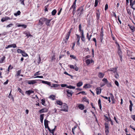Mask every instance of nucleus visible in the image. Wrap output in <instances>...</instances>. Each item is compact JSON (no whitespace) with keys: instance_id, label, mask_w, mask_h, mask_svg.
<instances>
[{"instance_id":"f257e3e1","label":"nucleus","mask_w":135,"mask_h":135,"mask_svg":"<svg viewBox=\"0 0 135 135\" xmlns=\"http://www.w3.org/2000/svg\"><path fill=\"white\" fill-rule=\"evenodd\" d=\"M46 18L44 17H42L40 18L39 21L38 23V25H40V26H42L44 23V22L46 21Z\"/></svg>"},{"instance_id":"f03ea898","label":"nucleus","mask_w":135,"mask_h":135,"mask_svg":"<svg viewBox=\"0 0 135 135\" xmlns=\"http://www.w3.org/2000/svg\"><path fill=\"white\" fill-rule=\"evenodd\" d=\"M68 106L65 103H64L63 104V105L62 106V109L61 110L65 112H68Z\"/></svg>"},{"instance_id":"7ed1b4c3","label":"nucleus","mask_w":135,"mask_h":135,"mask_svg":"<svg viewBox=\"0 0 135 135\" xmlns=\"http://www.w3.org/2000/svg\"><path fill=\"white\" fill-rule=\"evenodd\" d=\"M67 94V96L69 97L71 96L74 93L73 91L71 90L67 89L66 90Z\"/></svg>"},{"instance_id":"20e7f679","label":"nucleus","mask_w":135,"mask_h":135,"mask_svg":"<svg viewBox=\"0 0 135 135\" xmlns=\"http://www.w3.org/2000/svg\"><path fill=\"white\" fill-rule=\"evenodd\" d=\"M39 80H28L27 81V83H28L29 84L33 85L37 83V82L36 81Z\"/></svg>"},{"instance_id":"39448f33","label":"nucleus","mask_w":135,"mask_h":135,"mask_svg":"<svg viewBox=\"0 0 135 135\" xmlns=\"http://www.w3.org/2000/svg\"><path fill=\"white\" fill-rule=\"evenodd\" d=\"M71 29L68 32V33H67L66 36L65 37V38H66L65 40H64V41L65 42V43H66L68 39L69 38V36H70V35L71 32Z\"/></svg>"},{"instance_id":"423d86ee","label":"nucleus","mask_w":135,"mask_h":135,"mask_svg":"<svg viewBox=\"0 0 135 135\" xmlns=\"http://www.w3.org/2000/svg\"><path fill=\"white\" fill-rule=\"evenodd\" d=\"M118 53L120 58V60L122 61V52L120 48H118Z\"/></svg>"},{"instance_id":"0eeeda50","label":"nucleus","mask_w":135,"mask_h":135,"mask_svg":"<svg viewBox=\"0 0 135 135\" xmlns=\"http://www.w3.org/2000/svg\"><path fill=\"white\" fill-rule=\"evenodd\" d=\"M77 11L78 12L80 11L79 13H80L79 15V16H80L83 13L84 11L83 6H81L78 8L77 10Z\"/></svg>"},{"instance_id":"6e6552de","label":"nucleus","mask_w":135,"mask_h":135,"mask_svg":"<svg viewBox=\"0 0 135 135\" xmlns=\"http://www.w3.org/2000/svg\"><path fill=\"white\" fill-rule=\"evenodd\" d=\"M13 47V48H15L17 47L16 45L15 44H13L11 45H8L7 47H5L6 49H7L8 48Z\"/></svg>"},{"instance_id":"1a4fd4ad","label":"nucleus","mask_w":135,"mask_h":135,"mask_svg":"<svg viewBox=\"0 0 135 135\" xmlns=\"http://www.w3.org/2000/svg\"><path fill=\"white\" fill-rule=\"evenodd\" d=\"M48 111V109L46 108H43L39 110V112L40 113H43L46 112Z\"/></svg>"},{"instance_id":"9d476101","label":"nucleus","mask_w":135,"mask_h":135,"mask_svg":"<svg viewBox=\"0 0 135 135\" xmlns=\"http://www.w3.org/2000/svg\"><path fill=\"white\" fill-rule=\"evenodd\" d=\"M46 25L47 26H50V23L51 20H49L47 18H46Z\"/></svg>"},{"instance_id":"9b49d317","label":"nucleus","mask_w":135,"mask_h":135,"mask_svg":"<svg viewBox=\"0 0 135 135\" xmlns=\"http://www.w3.org/2000/svg\"><path fill=\"white\" fill-rule=\"evenodd\" d=\"M109 95L110 96V98L112 100V103L113 104H114L115 103L114 101V97L112 93H110L109 94Z\"/></svg>"},{"instance_id":"f8f14e48","label":"nucleus","mask_w":135,"mask_h":135,"mask_svg":"<svg viewBox=\"0 0 135 135\" xmlns=\"http://www.w3.org/2000/svg\"><path fill=\"white\" fill-rule=\"evenodd\" d=\"M100 10L99 9L97 10V12L96 13L97 18V20L99 19L100 15V13L99 12Z\"/></svg>"},{"instance_id":"ddd939ff","label":"nucleus","mask_w":135,"mask_h":135,"mask_svg":"<svg viewBox=\"0 0 135 135\" xmlns=\"http://www.w3.org/2000/svg\"><path fill=\"white\" fill-rule=\"evenodd\" d=\"M101 89L100 87L97 88L96 89V93L97 95L99 94L101 92Z\"/></svg>"},{"instance_id":"4468645a","label":"nucleus","mask_w":135,"mask_h":135,"mask_svg":"<svg viewBox=\"0 0 135 135\" xmlns=\"http://www.w3.org/2000/svg\"><path fill=\"white\" fill-rule=\"evenodd\" d=\"M12 18H11L8 17H6L4 18H2L1 20V21L2 22H4L5 21H6L8 20H10Z\"/></svg>"},{"instance_id":"2eb2a0df","label":"nucleus","mask_w":135,"mask_h":135,"mask_svg":"<svg viewBox=\"0 0 135 135\" xmlns=\"http://www.w3.org/2000/svg\"><path fill=\"white\" fill-rule=\"evenodd\" d=\"M128 26H129L132 32H134V31H135V27L133 26H131L129 24H128Z\"/></svg>"},{"instance_id":"dca6fc26","label":"nucleus","mask_w":135,"mask_h":135,"mask_svg":"<svg viewBox=\"0 0 135 135\" xmlns=\"http://www.w3.org/2000/svg\"><path fill=\"white\" fill-rule=\"evenodd\" d=\"M129 102L130 103V105L129 106V110L131 112L132 110V107L133 104H132V102L131 100H130L129 101Z\"/></svg>"},{"instance_id":"f3484780","label":"nucleus","mask_w":135,"mask_h":135,"mask_svg":"<svg viewBox=\"0 0 135 135\" xmlns=\"http://www.w3.org/2000/svg\"><path fill=\"white\" fill-rule=\"evenodd\" d=\"M41 81H42V83L44 84H46L48 85L49 86H51V84L50 82H48L47 81H44V80H41Z\"/></svg>"},{"instance_id":"a211bd4d","label":"nucleus","mask_w":135,"mask_h":135,"mask_svg":"<svg viewBox=\"0 0 135 135\" xmlns=\"http://www.w3.org/2000/svg\"><path fill=\"white\" fill-rule=\"evenodd\" d=\"M104 75V74L103 73H102L101 72H99L98 74V77L100 78H103Z\"/></svg>"},{"instance_id":"6ab92c4d","label":"nucleus","mask_w":135,"mask_h":135,"mask_svg":"<svg viewBox=\"0 0 135 135\" xmlns=\"http://www.w3.org/2000/svg\"><path fill=\"white\" fill-rule=\"evenodd\" d=\"M88 22L89 23L92 22H93V18L92 15H90L89 18V20L88 21Z\"/></svg>"},{"instance_id":"aec40b11","label":"nucleus","mask_w":135,"mask_h":135,"mask_svg":"<svg viewBox=\"0 0 135 135\" xmlns=\"http://www.w3.org/2000/svg\"><path fill=\"white\" fill-rule=\"evenodd\" d=\"M117 68H110L109 70V71H112L114 73H115L117 71Z\"/></svg>"},{"instance_id":"412c9836","label":"nucleus","mask_w":135,"mask_h":135,"mask_svg":"<svg viewBox=\"0 0 135 135\" xmlns=\"http://www.w3.org/2000/svg\"><path fill=\"white\" fill-rule=\"evenodd\" d=\"M34 91L32 90H28L26 92V93L28 95H30L31 94L33 93Z\"/></svg>"},{"instance_id":"4be33fe9","label":"nucleus","mask_w":135,"mask_h":135,"mask_svg":"<svg viewBox=\"0 0 135 135\" xmlns=\"http://www.w3.org/2000/svg\"><path fill=\"white\" fill-rule=\"evenodd\" d=\"M78 107L79 109L81 110H83L84 109V106L82 104H80L78 105Z\"/></svg>"},{"instance_id":"5701e85b","label":"nucleus","mask_w":135,"mask_h":135,"mask_svg":"<svg viewBox=\"0 0 135 135\" xmlns=\"http://www.w3.org/2000/svg\"><path fill=\"white\" fill-rule=\"evenodd\" d=\"M25 34L26 35L27 38H28L29 37H33V36L30 34L29 32L28 33H25Z\"/></svg>"},{"instance_id":"b1692460","label":"nucleus","mask_w":135,"mask_h":135,"mask_svg":"<svg viewBox=\"0 0 135 135\" xmlns=\"http://www.w3.org/2000/svg\"><path fill=\"white\" fill-rule=\"evenodd\" d=\"M81 40L83 41L84 42L85 41V39L84 36V33H83L82 32V33H81Z\"/></svg>"},{"instance_id":"393cba45","label":"nucleus","mask_w":135,"mask_h":135,"mask_svg":"<svg viewBox=\"0 0 135 135\" xmlns=\"http://www.w3.org/2000/svg\"><path fill=\"white\" fill-rule=\"evenodd\" d=\"M98 104L99 107V108L101 110H102V106H101V100L100 99H99L98 101Z\"/></svg>"},{"instance_id":"a878e982","label":"nucleus","mask_w":135,"mask_h":135,"mask_svg":"<svg viewBox=\"0 0 135 135\" xmlns=\"http://www.w3.org/2000/svg\"><path fill=\"white\" fill-rule=\"evenodd\" d=\"M81 24H80L79 25V30L80 32V33H81L83 32V30L81 29Z\"/></svg>"},{"instance_id":"bb28decb","label":"nucleus","mask_w":135,"mask_h":135,"mask_svg":"<svg viewBox=\"0 0 135 135\" xmlns=\"http://www.w3.org/2000/svg\"><path fill=\"white\" fill-rule=\"evenodd\" d=\"M90 87V85L89 84H86L83 86V88H89Z\"/></svg>"},{"instance_id":"cd10ccee","label":"nucleus","mask_w":135,"mask_h":135,"mask_svg":"<svg viewBox=\"0 0 135 135\" xmlns=\"http://www.w3.org/2000/svg\"><path fill=\"white\" fill-rule=\"evenodd\" d=\"M59 86H60V85L59 84H52V86H51L52 87H53L54 88H56Z\"/></svg>"},{"instance_id":"c85d7f7f","label":"nucleus","mask_w":135,"mask_h":135,"mask_svg":"<svg viewBox=\"0 0 135 135\" xmlns=\"http://www.w3.org/2000/svg\"><path fill=\"white\" fill-rule=\"evenodd\" d=\"M83 83L81 82H80L77 84V86L78 87H79L83 85Z\"/></svg>"},{"instance_id":"c756f323","label":"nucleus","mask_w":135,"mask_h":135,"mask_svg":"<svg viewBox=\"0 0 135 135\" xmlns=\"http://www.w3.org/2000/svg\"><path fill=\"white\" fill-rule=\"evenodd\" d=\"M57 12L56 10V9H54L53 10L52 12L51 13L52 15L53 16L55 15L56 14Z\"/></svg>"},{"instance_id":"7c9ffc66","label":"nucleus","mask_w":135,"mask_h":135,"mask_svg":"<svg viewBox=\"0 0 135 135\" xmlns=\"http://www.w3.org/2000/svg\"><path fill=\"white\" fill-rule=\"evenodd\" d=\"M21 12L20 11H18L16 13H14V15L16 16H19L20 15Z\"/></svg>"},{"instance_id":"2f4dec72","label":"nucleus","mask_w":135,"mask_h":135,"mask_svg":"<svg viewBox=\"0 0 135 135\" xmlns=\"http://www.w3.org/2000/svg\"><path fill=\"white\" fill-rule=\"evenodd\" d=\"M55 96L53 95H51L50 96L49 98L52 100H54L55 99Z\"/></svg>"},{"instance_id":"473e14b6","label":"nucleus","mask_w":135,"mask_h":135,"mask_svg":"<svg viewBox=\"0 0 135 135\" xmlns=\"http://www.w3.org/2000/svg\"><path fill=\"white\" fill-rule=\"evenodd\" d=\"M50 122V121H48V120H46V119H45L44 120V126L46 125L47 126V125H48V122Z\"/></svg>"},{"instance_id":"72a5a7b5","label":"nucleus","mask_w":135,"mask_h":135,"mask_svg":"<svg viewBox=\"0 0 135 135\" xmlns=\"http://www.w3.org/2000/svg\"><path fill=\"white\" fill-rule=\"evenodd\" d=\"M21 70H18L17 73V74L15 76H16L17 77L18 76L20 75V74L21 73Z\"/></svg>"},{"instance_id":"f704fd0d","label":"nucleus","mask_w":135,"mask_h":135,"mask_svg":"<svg viewBox=\"0 0 135 135\" xmlns=\"http://www.w3.org/2000/svg\"><path fill=\"white\" fill-rule=\"evenodd\" d=\"M73 15H74L76 11V6H73Z\"/></svg>"},{"instance_id":"c9c22d12","label":"nucleus","mask_w":135,"mask_h":135,"mask_svg":"<svg viewBox=\"0 0 135 135\" xmlns=\"http://www.w3.org/2000/svg\"><path fill=\"white\" fill-rule=\"evenodd\" d=\"M41 101H42L41 102V104L42 105H43L44 106H46V105H45V99H41Z\"/></svg>"},{"instance_id":"e433bc0d","label":"nucleus","mask_w":135,"mask_h":135,"mask_svg":"<svg viewBox=\"0 0 135 135\" xmlns=\"http://www.w3.org/2000/svg\"><path fill=\"white\" fill-rule=\"evenodd\" d=\"M82 101L83 102H86L88 103V104L89 103V102L88 100L85 97L83 98Z\"/></svg>"},{"instance_id":"4c0bfd02","label":"nucleus","mask_w":135,"mask_h":135,"mask_svg":"<svg viewBox=\"0 0 135 135\" xmlns=\"http://www.w3.org/2000/svg\"><path fill=\"white\" fill-rule=\"evenodd\" d=\"M5 57H6L5 56H3V57H2L1 58V60L0 61V63H2L3 62L4 60L5 59Z\"/></svg>"},{"instance_id":"58836bf2","label":"nucleus","mask_w":135,"mask_h":135,"mask_svg":"<svg viewBox=\"0 0 135 135\" xmlns=\"http://www.w3.org/2000/svg\"><path fill=\"white\" fill-rule=\"evenodd\" d=\"M100 40L101 42H102V41L103 39V37L104 36L103 34H100Z\"/></svg>"},{"instance_id":"ea45409f","label":"nucleus","mask_w":135,"mask_h":135,"mask_svg":"<svg viewBox=\"0 0 135 135\" xmlns=\"http://www.w3.org/2000/svg\"><path fill=\"white\" fill-rule=\"evenodd\" d=\"M75 87L72 86L71 85L68 86V87H67V88H68L69 89H75Z\"/></svg>"},{"instance_id":"a19ab883","label":"nucleus","mask_w":135,"mask_h":135,"mask_svg":"<svg viewBox=\"0 0 135 135\" xmlns=\"http://www.w3.org/2000/svg\"><path fill=\"white\" fill-rule=\"evenodd\" d=\"M76 35L77 36V38L76 39V40L77 41V42L79 41L80 40V36L79 35H78V34H76Z\"/></svg>"},{"instance_id":"79ce46f5","label":"nucleus","mask_w":135,"mask_h":135,"mask_svg":"<svg viewBox=\"0 0 135 135\" xmlns=\"http://www.w3.org/2000/svg\"><path fill=\"white\" fill-rule=\"evenodd\" d=\"M22 54V56L24 57H26L28 56L27 54L24 51H23Z\"/></svg>"},{"instance_id":"37998d69","label":"nucleus","mask_w":135,"mask_h":135,"mask_svg":"<svg viewBox=\"0 0 135 135\" xmlns=\"http://www.w3.org/2000/svg\"><path fill=\"white\" fill-rule=\"evenodd\" d=\"M56 103L60 105H62V103L61 101L59 100H57L56 101Z\"/></svg>"},{"instance_id":"c03bdc74","label":"nucleus","mask_w":135,"mask_h":135,"mask_svg":"<svg viewBox=\"0 0 135 135\" xmlns=\"http://www.w3.org/2000/svg\"><path fill=\"white\" fill-rule=\"evenodd\" d=\"M11 91L9 93V95L8 96V97L9 98L12 99L13 101H14V98L12 95L11 94Z\"/></svg>"},{"instance_id":"a18cd8bd","label":"nucleus","mask_w":135,"mask_h":135,"mask_svg":"<svg viewBox=\"0 0 135 135\" xmlns=\"http://www.w3.org/2000/svg\"><path fill=\"white\" fill-rule=\"evenodd\" d=\"M91 33L90 35L89 36V33H87V37L89 40H90V39L91 37L92 36Z\"/></svg>"},{"instance_id":"49530a36","label":"nucleus","mask_w":135,"mask_h":135,"mask_svg":"<svg viewBox=\"0 0 135 135\" xmlns=\"http://www.w3.org/2000/svg\"><path fill=\"white\" fill-rule=\"evenodd\" d=\"M105 129H109L108 124V123H105L104 124Z\"/></svg>"},{"instance_id":"de8ad7c7","label":"nucleus","mask_w":135,"mask_h":135,"mask_svg":"<svg viewBox=\"0 0 135 135\" xmlns=\"http://www.w3.org/2000/svg\"><path fill=\"white\" fill-rule=\"evenodd\" d=\"M32 78H43V76H36L34 77H33H33H32Z\"/></svg>"},{"instance_id":"09e8293b","label":"nucleus","mask_w":135,"mask_h":135,"mask_svg":"<svg viewBox=\"0 0 135 135\" xmlns=\"http://www.w3.org/2000/svg\"><path fill=\"white\" fill-rule=\"evenodd\" d=\"M44 114H41L40 115V119L43 120Z\"/></svg>"},{"instance_id":"8fccbe9b","label":"nucleus","mask_w":135,"mask_h":135,"mask_svg":"<svg viewBox=\"0 0 135 135\" xmlns=\"http://www.w3.org/2000/svg\"><path fill=\"white\" fill-rule=\"evenodd\" d=\"M130 3V6H132L131 8H133V2H132V0H129Z\"/></svg>"},{"instance_id":"3c124183","label":"nucleus","mask_w":135,"mask_h":135,"mask_svg":"<svg viewBox=\"0 0 135 135\" xmlns=\"http://www.w3.org/2000/svg\"><path fill=\"white\" fill-rule=\"evenodd\" d=\"M86 62L87 65H89L90 63V61L89 59H88L86 60Z\"/></svg>"},{"instance_id":"603ef678","label":"nucleus","mask_w":135,"mask_h":135,"mask_svg":"<svg viewBox=\"0 0 135 135\" xmlns=\"http://www.w3.org/2000/svg\"><path fill=\"white\" fill-rule=\"evenodd\" d=\"M105 132L106 135H107L109 132V129H105Z\"/></svg>"},{"instance_id":"864d4df0","label":"nucleus","mask_w":135,"mask_h":135,"mask_svg":"<svg viewBox=\"0 0 135 135\" xmlns=\"http://www.w3.org/2000/svg\"><path fill=\"white\" fill-rule=\"evenodd\" d=\"M102 81L105 82V83H108V81L107 80V79L104 78L103 80Z\"/></svg>"},{"instance_id":"5fc2aeb1","label":"nucleus","mask_w":135,"mask_h":135,"mask_svg":"<svg viewBox=\"0 0 135 135\" xmlns=\"http://www.w3.org/2000/svg\"><path fill=\"white\" fill-rule=\"evenodd\" d=\"M13 25V24L12 23H10L9 25H7L6 27L9 28L12 27Z\"/></svg>"},{"instance_id":"6e6d98bb","label":"nucleus","mask_w":135,"mask_h":135,"mask_svg":"<svg viewBox=\"0 0 135 135\" xmlns=\"http://www.w3.org/2000/svg\"><path fill=\"white\" fill-rule=\"evenodd\" d=\"M56 127V126H55L54 128V129H52V130H51V131H50V132L52 134L54 133V132L55 131Z\"/></svg>"},{"instance_id":"4d7b16f0","label":"nucleus","mask_w":135,"mask_h":135,"mask_svg":"<svg viewBox=\"0 0 135 135\" xmlns=\"http://www.w3.org/2000/svg\"><path fill=\"white\" fill-rule=\"evenodd\" d=\"M23 51H22L20 49H18L17 50V52L18 53H21L22 54Z\"/></svg>"},{"instance_id":"13d9d810","label":"nucleus","mask_w":135,"mask_h":135,"mask_svg":"<svg viewBox=\"0 0 135 135\" xmlns=\"http://www.w3.org/2000/svg\"><path fill=\"white\" fill-rule=\"evenodd\" d=\"M19 1L21 2V4H22L23 5H25V4L24 2L25 0H19Z\"/></svg>"},{"instance_id":"bf43d9fd","label":"nucleus","mask_w":135,"mask_h":135,"mask_svg":"<svg viewBox=\"0 0 135 135\" xmlns=\"http://www.w3.org/2000/svg\"><path fill=\"white\" fill-rule=\"evenodd\" d=\"M76 128V126H74V127L72 129V132L74 134V130Z\"/></svg>"},{"instance_id":"052dcab7","label":"nucleus","mask_w":135,"mask_h":135,"mask_svg":"<svg viewBox=\"0 0 135 135\" xmlns=\"http://www.w3.org/2000/svg\"><path fill=\"white\" fill-rule=\"evenodd\" d=\"M55 55H53V56L52 57L51 59V61L52 62L53 61L55 60Z\"/></svg>"},{"instance_id":"680f3d73","label":"nucleus","mask_w":135,"mask_h":135,"mask_svg":"<svg viewBox=\"0 0 135 135\" xmlns=\"http://www.w3.org/2000/svg\"><path fill=\"white\" fill-rule=\"evenodd\" d=\"M68 86V85L66 84H61V86L62 87H66L67 88Z\"/></svg>"},{"instance_id":"e2e57ef3","label":"nucleus","mask_w":135,"mask_h":135,"mask_svg":"<svg viewBox=\"0 0 135 135\" xmlns=\"http://www.w3.org/2000/svg\"><path fill=\"white\" fill-rule=\"evenodd\" d=\"M127 13L129 15H131V12L129 9H127Z\"/></svg>"},{"instance_id":"0e129e2a","label":"nucleus","mask_w":135,"mask_h":135,"mask_svg":"<svg viewBox=\"0 0 135 135\" xmlns=\"http://www.w3.org/2000/svg\"><path fill=\"white\" fill-rule=\"evenodd\" d=\"M68 66L71 69H74V66L73 65H69Z\"/></svg>"},{"instance_id":"69168bd1","label":"nucleus","mask_w":135,"mask_h":135,"mask_svg":"<svg viewBox=\"0 0 135 135\" xmlns=\"http://www.w3.org/2000/svg\"><path fill=\"white\" fill-rule=\"evenodd\" d=\"M107 84V86L108 87H111L112 86L111 83H106Z\"/></svg>"},{"instance_id":"338daca9","label":"nucleus","mask_w":135,"mask_h":135,"mask_svg":"<svg viewBox=\"0 0 135 135\" xmlns=\"http://www.w3.org/2000/svg\"><path fill=\"white\" fill-rule=\"evenodd\" d=\"M98 4V1L97 0H95V1L94 6L95 7H96Z\"/></svg>"},{"instance_id":"774afa93","label":"nucleus","mask_w":135,"mask_h":135,"mask_svg":"<svg viewBox=\"0 0 135 135\" xmlns=\"http://www.w3.org/2000/svg\"><path fill=\"white\" fill-rule=\"evenodd\" d=\"M131 117L133 120L135 121V115H132Z\"/></svg>"}]
</instances>
